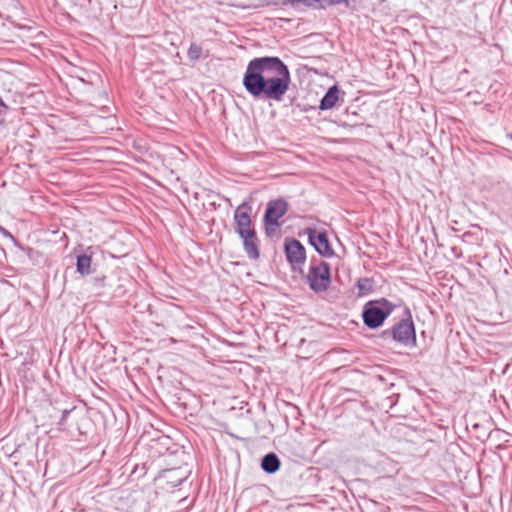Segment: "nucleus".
I'll use <instances>...</instances> for the list:
<instances>
[{
  "label": "nucleus",
  "instance_id": "9d476101",
  "mask_svg": "<svg viewBox=\"0 0 512 512\" xmlns=\"http://www.w3.org/2000/svg\"><path fill=\"white\" fill-rule=\"evenodd\" d=\"M340 89L337 85L328 88L320 100L319 109L322 111L334 108L339 100Z\"/></svg>",
  "mask_w": 512,
  "mask_h": 512
},
{
  "label": "nucleus",
  "instance_id": "6e6552de",
  "mask_svg": "<svg viewBox=\"0 0 512 512\" xmlns=\"http://www.w3.org/2000/svg\"><path fill=\"white\" fill-rule=\"evenodd\" d=\"M251 211V206L247 203H242L240 206L236 208L234 211V222H235V230L238 235L241 237L245 236V234L252 232L255 230L252 227V220L249 215Z\"/></svg>",
  "mask_w": 512,
  "mask_h": 512
},
{
  "label": "nucleus",
  "instance_id": "7ed1b4c3",
  "mask_svg": "<svg viewBox=\"0 0 512 512\" xmlns=\"http://www.w3.org/2000/svg\"><path fill=\"white\" fill-rule=\"evenodd\" d=\"M396 307V304L386 298L370 300L363 306V323L369 329H377L383 325L384 321L391 315Z\"/></svg>",
  "mask_w": 512,
  "mask_h": 512
},
{
  "label": "nucleus",
  "instance_id": "20e7f679",
  "mask_svg": "<svg viewBox=\"0 0 512 512\" xmlns=\"http://www.w3.org/2000/svg\"><path fill=\"white\" fill-rule=\"evenodd\" d=\"M305 282L315 294L325 293L332 282L330 264L326 261L313 258L308 272L304 275Z\"/></svg>",
  "mask_w": 512,
  "mask_h": 512
},
{
  "label": "nucleus",
  "instance_id": "f03ea898",
  "mask_svg": "<svg viewBox=\"0 0 512 512\" xmlns=\"http://www.w3.org/2000/svg\"><path fill=\"white\" fill-rule=\"evenodd\" d=\"M380 338L386 342L394 341L405 347L416 346V331L411 311L405 307L404 317L391 328L383 330Z\"/></svg>",
  "mask_w": 512,
  "mask_h": 512
},
{
  "label": "nucleus",
  "instance_id": "dca6fc26",
  "mask_svg": "<svg viewBox=\"0 0 512 512\" xmlns=\"http://www.w3.org/2000/svg\"><path fill=\"white\" fill-rule=\"evenodd\" d=\"M74 410V407H71V408H64L61 410V416H60V419L58 421V425L59 427H62L64 424H65V421L68 417V415Z\"/></svg>",
  "mask_w": 512,
  "mask_h": 512
},
{
  "label": "nucleus",
  "instance_id": "f8f14e48",
  "mask_svg": "<svg viewBox=\"0 0 512 512\" xmlns=\"http://www.w3.org/2000/svg\"><path fill=\"white\" fill-rule=\"evenodd\" d=\"M320 2H322L323 4L328 5V6L339 5V4L345 2L346 6H349L348 0H281V4L283 6H287V5L295 6L296 4H299V3H303L306 6H314L315 3H320Z\"/></svg>",
  "mask_w": 512,
  "mask_h": 512
},
{
  "label": "nucleus",
  "instance_id": "2eb2a0df",
  "mask_svg": "<svg viewBox=\"0 0 512 512\" xmlns=\"http://www.w3.org/2000/svg\"><path fill=\"white\" fill-rule=\"evenodd\" d=\"M187 56L189 58L190 61L192 62H196L197 60H199L200 58H207L209 56V52L206 51L205 54H203V49L202 47L195 43V42H192L190 44V47L187 51Z\"/></svg>",
  "mask_w": 512,
  "mask_h": 512
},
{
  "label": "nucleus",
  "instance_id": "412c9836",
  "mask_svg": "<svg viewBox=\"0 0 512 512\" xmlns=\"http://www.w3.org/2000/svg\"><path fill=\"white\" fill-rule=\"evenodd\" d=\"M507 137L512 140V133H509Z\"/></svg>",
  "mask_w": 512,
  "mask_h": 512
},
{
  "label": "nucleus",
  "instance_id": "f257e3e1",
  "mask_svg": "<svg viewBox=\"0 0 512 512\" xmlns=\"http://www.w3.org/2000/svg\"><path fill=\"white\" fill-rule=\"evenodd\" d=\"M291 73L277 56L251 59L243 75L242 85L254 99L281 102L289 90Z\"/></svg>",
  "mask_w": 512,
  "mask_h": 512
},
{
  "label": "nucleus",
  "instance_id": "4468645a",
  "mask_svg": "<svg viewBox=\"0 0 512 512\" xmlns=\"http://www.w3.org/2000/svg\"><path fill=\"white\" fill-rule=\"evenodd\" d=\"M356 286L358 288V297L369 295L374 290L372 279L366 277L359 278Z\"/></svg>",
  "mask_w": 512,
  "mask_h": 512
},
{
  "label": "nucleus",
  "instance_id": "aec40b11",
  "mask_svg": "<svg viewBox=\"0 0 512 512\" xmlns=\"http://www.w3.org/2000/svg\"><path fill=\"white\" fill-rule=\"evenodd\" d=\"M104 279H105V276H102L101 278L96 277V278H95V282L102 283V282L104 281Z\"/></svg>",
  "mask_w": 512,
  "mask_h": 512
},
{
  "label": "nucleus",
  "instance_id": "a211bd4d",
  "mask_svg": "<svg viewBox=\"0 0 512 512\" xmlns=\"http://www.w3.org/2000/svg\"><path fill=\"white\" fill-rule=\"evenodd\" d=\"M8 109L9 107L4 103V101L0 97V118L7 113Z\"/></svg>",
  "mask_w": 512,
  "mask_h": 512
},
{
  "label": "nucleus",
  "instance_id": "9b49d317",
  "mask_svg": "<svg viewBox=\"0 0 512 512\" xmlns=\"http://www.w3.org/2000/svg\"><path fill=\"white\" fill-rule=\"evenodd\" d=\"M280 466L281 461L274 452L267 453L261 459V469L267 474L276 473Z\"/></svg>",
  "mask_w": 512,
  "mask_h": 512
},
{
  "label": "nucleus",
  "instance_id": "1a4fd4ad",
  "mask_svg": "<svg viewBox=\"0 0 512 512\" xmlns=\"http://www.w3.org/2000/svg\"><path fill=\"white\" fill-rule=\"evenodd\" d=\"M243 240V248L247 257L251 260H257L260 257L259 240L256 231L253 230L250 233H246L245 236L241 237Z\"/></svg>",
  "mask_w": 512,
  "mask_h": 512
},
{
  "label": "nucleus",
  "instance_id": "ddd939ff",
  "mask_svg": "<svg viewBox=\"0 0 512 512\" xmlns=\"http://www.w3.org/2000/svg\"><path fill=\"white\" fill-rule=\"evenodd\" d=\"M91 256L86 253L80 254L76 258V270L82 276L90 275L92 273L91 270Z\"/></svg>",
  "mask_w": 512,
  "mask_h": 512
},
{
  "label": "nucleus",
  "instance_id": "423d86ee",
  "mask_svg": "<svg viewBox=\"0 0 512 512\" xmlns=\"http://www.w3.org/2000/svg\"><path fill=\"white\" fill-rule=\"evenodd\" d=\"M306 234L309 244L314 247L320 256L330 258L334 255V250L331 247L325 230L318 231L314 228H307Z\"/></svg>",
  "mask_w": 512,
  "mask_h": 512
},
{
  "label": "nucleus",
  "instance_id": "f3484780",
  "mask_svg": "<svg viewBox=\"0 0 512 512\" xmlns=\"http://www.w3.org/2000/svg\"><path fill=\"white\" fill-rule=\"evenodd\" d=\"M265 226V233L268 237H273L276 233V228L279 226H274L273 224H264Z\"/></svg>",
  "mask_w": 512,
  "mask_h": 512
},
{
  "label": "nucleus",
  "instance_id": "39448f33",
  "mask_svg": "<svg viewBox=\"0 0 512 512\" xmlns=\"http://www.w3.org/2000/svg\"><path fill=\"white\" fill-rule=\"evenodd\" d=\"M283 248L292 271L304 275L303 266L306 262V249L303 244L296 238L286 237Z\"/></svg>",
  "mask_w": 512,
  "mask_h": 512
},
{
  "label": "nucleus",
  "instance_id": "6ab92c4d",
  "mask_svg": "<svg viewBox=\"0 0 512 512\" xmlns=\"http://www.w3.org/2000/svg\"><path fill=\"white\" fill-rule=\"evenodd\" d=\"M0 231H1L4 235H6V236L10 237L11 239H14V238H13V236H12V234H11L10 232H8L6 229H4L3 227H1V226H0Z\"/></svg>",
  "mask_w": 512,
  "mask_h": 512
},
{
  "label": "nucleus",
  "instance_id": "0eeeda50",
  "mask_svg": "<svg viewBox=\"0 0 512 512\" xmlns=\"http://www.w3.org/2000/svg\"><path fill=\"white\" fill-rule=\"evenodd\" d=\"M289 209V203L283 198L270 200L267 203L263 217L264 224H273L280 226L279 219L282 218Z\"/></svg>",
  "mask_w": 512,
  "mask_h": 512
}]
</instances>
